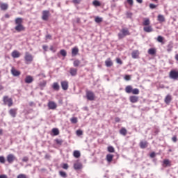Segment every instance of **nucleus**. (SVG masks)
I'll use <instances>...</instances> for the list:
<instances>
[{
	"instance_id": "1",
	"label": "nucleus",
	"mask_w": 178,
	"mask_h": 178,
	"mask_svg": "<svg viewBox=\"0 0 178 178\" xmlns=\"http://www.w3.org/2000/svg\"><path fill=\"white\" fill-rule=\"evenodd\" d=\"M118 35L119 40H122V38H124V37H126L127 35H130V31H129V29H127V28H123L122 30H120Z\"/></svg>"
},
{
	"instance_id": "2",
	"label": "nucleus",
	"mask_w": 178,
	"mask_h": 178,
	"mask_svg": "<svg viewBox=\"0 0 178 178\" xmlns=\"http://www.w3.org/2000/svg\"><path fill=\"white\" fill-rule=\"evenodd\" d=\"M3 102L4 103V105H8V106L10 107L12 105H13V100L12 98H9L8 96H4L3 97Z\"/></svg>"
},
{
	"instance_id": "3",
	"label": "nucleus",
	"mask_w": 178,
	"mask_h": 178,
	"mask_svg": "<svg viewBox=\"0 0 178 178\" xmlns=\"http://www.w3.org/2000/svg\"><path fill=\"white\" fill-rule=\"evenodd\" d=\"M24 60L26 63H31V62L34 60V57L33 55L30 54V53L26 52Z\"/></svg>"
},
{
	"instance_id": "4",
	"label": "nucleus",
	"mask_w": 178,
	"mask_h": 178,
	"mask_svg": "<svg viewBox=\"0 0 178 178\" xmlns=\"http://www.w3.org/2000/svg\"><path fill=\"white\" fill-rule=\"evenodd\" d=\"M86 98L88 101H94V99H95V95H94L92 91L87 90Z\"/></svg>"
},
{
	"instance_id": "5",
	"label": "nucleus",
	"mask_w": 178,
	"mask_h": 178,
	"mask_svg": "<svg viewBox=\"0 0 178 178\" xmlns=\"http://www.w3.org/2000/svg\"><path fill=\"white\" fill-rule=\"evenodd\" d=\"M47 106L49 110L55 111V109H56V108L58 107V105L54 102L50 101L48 102Z\"/></svg>"
},
{
	"instance_id": "6",
	"label": "nucleus",
	"mask_w": 178,
	"mask_h": 178,
	"mask_svg": "<svg viewBox=\"0 0 178 178\" xmlns=\"http://www.w3.org/2000/svg\"><path fill=\"white\" fill-rule=\"evenodd\" d=\"M170 78L172 80H177L178 79V72L175 70H171L170 72Z\"/></svg>"
},
{
	"instance_id": "7",
	"label": "nucleus",
	"mask_w": 178,
	"mask_h": 178,
	"mask_svg": "<svg viewBox=\"0 0 178 178\" xmlns=\"http://www.w3.org/2000/svg\"><path fill=\"white\" fill-rule=\"evenodd\" d=\"M42 20H44V22H47L48 20V18L49 17V10H43L42 13Z\"/></svg>"
},
{
	"instance_id": "8",
	"label": "nucleus",
	"mask_w": 178,
	"mask_h": 178,
	"mask_svg": "<svg viewBox=\"0 0 178 178\" xmlns=\"http://www.w3.org/2000/svg\"><path fill=\"white\" fill-rule=\"evenodd\" d=\"M16 156L13 154H10L7 156V162H8V163H13V161H16Z\"/></svg>"
},
{
	"instance_id": "9",
	"label": "nucleus",
	"mask_w": 178,
	"mask_h": 178,
	"mask_svg": "<svg viewBox=\"0 0 178 178\" xmlns=\"http://www.w3.org/2000/svg\"><path fill=\"white\" fill-rule=\"evenodd\" d=\"M60 84L61 88L64 91H66L69 88V82L67 81H62Z\"/></svg>"
},
{
	"instance_id": "10",
	"label": "nucleus",
	"mask_w": 178,
	"mask_h": 178,
	"mask_svg": "<svg viewBox=\"0 0 178 178\" xmlns=\"http://www.w3.org/2000/svg\"><path fill=\"white\" fill-rule=\"evenodd\" d=\"M11 74H13L14 77H19V76L22 74V72H20V71L13 67L11 69Z\"/></svg>"
},
{
	"instance_id": "11",
	"label": "nucleus",
	"mask_w": 178,
	"mask_h": 178,
	"mask_svg": "<svg viewBox=\"0 0 178 178\" xmlns=\"http://www.w3.org/2000/svg\"><path fill=\"white\" fill-rule=\"evenodd\" d=\"M129 101L131 102V104H136L138 102V96H130L129 97Z\"/></svg>"
},
{
	"instance_id": "12",
	"label": "nucleus",
	"mask_w": 178,
	"mask_h": 178,
	"mask_svg": "<svg viewBox=\"0 0 178 178\" xmlns=\"http://www.w3.org/2000/svg\"><path fill=\"white\" fill-rule=\"evenodd\" d=\"M9 114L12 118H16V115H17V108H11L9 111Z\"/></svg>"
},
{
	"instance_id": "13",
	"label": "nucleus",
	"mask_w": 178,
	"mask_h": 178,
	"mask_svg": "<svg viewBox=\"0 0 178 178\" xmlns=\"http://www.w3.org/2000/svg\"><path fill=\"white\" fill-rule=\"evenodd\" d=\"M33 81H34V79H33V76L28 75L26 76L25 78V83H26V84H31V83H33Z\"/></svg>"
},
{
	"instance_id": "14",
	"label": "nucleus",
	"mask_w": 178,
	"mask_h": 178,
	"mask_svg": "<svg viewBox=\"0 0 178 178\" xmlns=\"http://www.w3.org/2000/svg\"><path fill=\"white\" fill-rule=\"evenodd\" d=\"M140 147L142 149H144L145 148H147V147H148V142L147 141H144V140H141L140 142Z\"/></svg>"
},
{
	"instance_id": "15",
	"label": "nucleus",
	"mask_w": 178,
	"mask_h": 178,
	"mask_svg": "<svg viewBox=\"0 0 178 178\" xmlns=\"http://www.w3.org/2000/svg\"><path fill=\"white\" fill-rule=\"evenodd\" d=\"M15 30H16V31H17V33H20L21 31H24V26H23V24L17 25L15 27Z\"/></svg>"
},
{
	"instance_id": "16",
	"label": "nucleus",
	"mask_w": 178,
	"mask_h": 178,
	"mask_svg": "<svg viewBox=\"0 0 178 178\" xmlns=\"http://www.w3.org/2000/svg\"><path fill=\"white\" fill-rule=\"evenodd\" d=\"M9 8V5L6 3H0V8L1 10H8V8Z\"/></svg>"
},
{
	"instance_id": "17",
	"label": "nucleus",
	"mask_w": 178,
	"mask_h": 178,
	"mask_svg": "<svg viewBox=\"0 0 178 178\" xmlns=\"http://www.w3.org/2000/svg\"><path fill=\"white\" fill-rule=\"evenodd\" d=\"M143 31H145V33H152V31H154V29H152V26H147L143 27Z\"/></svg>"
},
{
	"instance_id": "18",
	"label": "nucleus",
	"mask_w": 178,
	"mask_h": 178,
	"mask_svg": "<svg viewBox=\"0 0 178 178\" xmlns=\"http://www.w3.org/2000/svg\"><path fill=\"white\" fill-rule=\"evenodd\" d=\"M52 88L54 90V91H59L60 86H59V83L54 82L52 85Z\"/></svg>"
},
{
	"instance_id": "19",
	"label": "nucleus",
	"mask_w": 178,
	"mask_h": 178,
	"mask_svg": "<svg viewBox=\"0 0 178 178\" xmlns=\"http://www.w3.org/2000/svg\"><path fill=\"white\" fill-rule=\"evenodd\" d=\"M172 101V96L170 95H168L165 99H164V102L167 104L169 105V104H170V102Z\"/></svg>"
},
{
	"instance_id": "20",
	"label": "nucleus",
	"mask_w": 178,
	"mask_h": 178,
	"mask_svg": "<svg viewBox=\"0 0 178 178\" xmlns=\"http://www.w3.org/2000/svg\"><path fill=\"white\" fill-rule=\"evenodd\" d=\"M157 20L160 23H164V22H165L166 19H165V16L162 15H159L157 16Z\"/></svg>"
},
{
	"instance_id": "21",
	"label": "nucleus",
	"mask_w": 178,
	"mask_h": 178,
	"mask_svg": "<svg viewBox=\"0 0 178 178\" xmlns=\"http://www.w3.org/2000/svg\"><path fill=\"white\" fill-rule=\"evenodd\" d=\"M105 65L107 67H111V66L113 65V63L112 62V60H111V58H108L105 61Z\"/></svg>"
},
{
	"instance_id": "22",
	"label": "nucleus",
	"mask_w": 178,
	"mask_h": 178,
	"mask_svg": "<svg viewBox=\"0 0 178 178\" xmlns=\"http://www.w3.org/2000/svg\"><path fill=\"white\" fill-rule=\"evenodd\" d=\"M125 92H127V94H131V92H133V87L131 86H127L125 88Z\"/></svg>"
},
{
	"instance_id": "23",
	"label": "nucleus",
	"mask_w": 178,
	"mask_h": 178,
	"mask_svg": "<svg viewBox=\"0 0 178 178\" xmlns=\"http://www.w3.org/2000/svg\"><path fill=\"white\" fill-rule=\"evenodd\" d=\"M70 73L71 76H76L77 75V69L73 68V67L70 68Z\"/></svg>"
},
{
	"instance_id": "24",
	"label": "nucleus",
	"mask_w": 178,
	"mask_h": 178,
	"mask_svg": "<svg viewBox=\"0 0 178 178\" xmlns=\"http://www.w3.org/2000/svg\"><path fill=\"white\" fill-rule=\"evenodd\" d=\"M81 168H83V165L80 163H76L74 164V169H75V170H80Z\"/></svg>"
},
{
	"instance_id": "25",
	"label": "nucleus",
	"mask_w": 178,
	"mask_h": 178,
	"mask_svg": "<svg viewBox=\"0 0 178 178\" xmlns=\"http://www.w3.org/2000/svg\"><path fill=\"white\" fill-rule=\"evenodd\" d=\"M172 49H173V42H170L169 44L167 45V51L172 52Z\"/></svg>"
},
{
	"instance_id": "26",
	"label": "nucleus",
	"mask_w": 178,
	"mask_h": 178,
	"mask_svg": "<svg viewBox=\"0 0 178 178\" xmlns=\"http://www.w3.org/2000/svg\"><path fill=\"white\" fill-rule=\"evenodd\" d=\"M138 50H135L131 53V56L133 58V59H137L138 58Z\"/></svg>"
},
{
	"instance_id": "27",
	"label": "nucleus",
	"mask_w": 178,
	"mask_h": 178,
	"mask_svg": "<svg viewBox=\"0 0 178 178\" xmlns=\"http://www.w3.org/2000/svg\"><path fill=\"white\" fill-rule=\"evenodd\" d=\"M12 56H13V58H20V53H19V51H13L12 52Z\"/></svg>"
},
{
	"instance_id": "28",
	"label": "nucleus",
	"mask_w": 178,
	"mask_h": 178,
	"mask_svg": "<svg viewBox=\"0 0 178 178\" xmlns=\"http://www.w3.org/2000/svg\"><path fill=\"white\" fill-rule=\"evenodd\" d=\"M79 54V48L77 47H74L72 50V56H76Z\"/></svg>"
},
{
	"instance_id": "29",
	"label": "nucleus",
	"mask_w": 178,
	"mask_h": 178,
	"mask_svg": "<svg viewBox=\"0 0 178 178\" xmlns=\"http://www.w3.org/2000/svg\"><path fill=\"white\" fill-rule=\"evenodd\" d=\"M81 154L80 153V151L79 150H74L73 153V156L74 158H80Z\"/></svg>"
},
{
	"instance_id": "30",
	"label": "nucleus",
	"mask_w": 178,
	"mask_h": 178,
	"mask_svg": "<svg viewBox=\"0 0 178 178\" xmlns=\"http://www.w3.org/2000/svg\"><path fill=\"white\" fill-rule=\"evenodd\" d=\"M113 160V154H107L106 155L107 162L111 163Z\"/></svg>"
},
{
	"instance_id": "31",
	"label": "nucleus",
	"mask_w": 178,
	"mask_h": 178,
	"mask_svg": "<svg viewBox=\"0 0 178 178\" xmlns=\"http://www.w3.org/2000/svg\"><path fill=\"white\" fill-rule=\"evenodd\" d=\"M23 23V19L18 17L15 19V24L19 25Z\"/></svg>"
},
{
	"instance_id": "32",
	"label": "nucleus",
	"mask_w": 178,
	"mask_h": 178,
	"mask_svg": "<svg viewBox=\"0 0 178 178\" xmlns=\"http://www.w3.org/2000/svg\"><path fill=\"white\" fill-rule=\"evenodd\" d=\"M149 55H155L156 54V51L154 48H150L148 50Z\"/></svg>"
},
{
	"instance_id": "33",
	"label": "nucleus",
	"mask_w": 178,
	"mask_h": 178,
	"mask_svg": "<svg viewBox=\"0 0 178 178\" xmlns=\"http://www.w3.org/2000/svg\"><path fill=\"white\" fill-rule=\"evenodd\" d=\"M120 134H122V136H126L127 134V130L125 129V128H122L120 130Z\"/></svg>"
},
{
	"instance_id": "34",
	"label": "nucleus",
	"mask_w": 178,
	"mask_h": 178,
	"mask_svg": "<svg viewBox=\"0 0 178 178\" xmlns=\"http://www.w3.org/2000/svg\"><path fill=\"white\" fill-rule=\"evenodd\" d=\"M52 133L54 136H59V129H58V128H54L52 129Z\"/></svg>"
},
{
	"instance_id": "35",
	"label": "nucleus",
	"mask_w": 178,
	"mask_h": 178,
	"mask_svg": "<svg viewBox=\"0 0 178 178\" xmlns=\"http://www.w3.org/2000/svg\"><path fill=\"white\" fill-rule=\"evenodd\" d=\"M132 94L134 95H138V94H140V90H138V88L132 89Z\"/></svg>"
},
{
	"instance_id": "36",
	"label": "nucleus",
	"mask_w": 178,
	"mask_h": 178,
	"mask_svg": "<svg viewBox=\"0 0 178 178\" xmlns=\"http://www.w3.org/2000/svg\"><path fill=\"white\" fill-rule=\"evenodd\" d=\"M149 19L146 18L143 22V26H149Z\"/></svg>"
},
{
	"instance_id": "37",
	"label": "nucleus",
	"mask_w": 178,
	"mask_h": 178,
	"mask_svg": "<svg viewBox=\"0 0 178 178\" xmlns=\"http://www.w3.org/2000/svg\"><path fill=\"white\" fill-rule=\"evenodd\" d=\"M59 175L60 176H61V177H63V178H66L67 177V174H66L65 172L63 171H60L59 172Z\"/></svg>"
},
{
	"instance_id": "38",
	"label": "nucleus",
	"mask_w": 178,
	"mask_h": 178,
	"mask_svg": "<svg viewBox=\"0 0 178 178\" xmlns=\"http://www.w3.org/2000/svg\"><path fill=\"white\" fill-rule=\"evenodd\" d=\"M60 55H61L62 56H64V57L67 55V52H66V50H65V49H61V50L60 51Z\"/></svg>"
},
{
	"instance_id": "39",
	"label": "nucleus",
	"mask_w": 178,
	"mask_h": 178,
	"mask_svg": "<svg viewBox=\"0 0 178 178\" xmlns=\"http://www.w3.org/2000/svg\"><path fill=\"white\" fill-rule=\"evenodd\" d=\"M94 6H101V3L99 1H98L97 0H95L92 2Z\"/></svg>"
},
{
	"instance_id": "40",
	"label": "nucleus",
	"mask_w": 178,
	"mask_h": 178,
	"mask_svg": "<svg viewBox=\"0 0 178 178\" xmlns=\"http://www.w3.org/2000/svg\"><path fill=\"white\" fill-rule=\"evenodd\" d=\"M80 63H81L80 60H74V67H77V66H80Z\"/></svg>"
},
{
	"instance_id": "41",
	"label": "nucleus",
	"mask_w": 178,
	"mask_h": 178,
	"mask_svg": "<svg viewBox=\"0 0 178 178\" xmlns=\"http://www.w3.org/2000/svg\"><path fill=\"white\" fill-rule=\"evenodd\" d=\"M96 23H101L102 22V18L99 17H96L95 19Z\"/></svg>"
},
{
	"instance_id": "42",
	"label": "nucleus",
	"mask_w": 178,
	"mask_h": 178,
	"mask_svg": "<svg viewBox=\"0 0 178 178\" xmlns=\"http://www.w3.org/2000/svg\"><path fill=\"white\" fill-rule=\"evenodd\" d=\"M108 152H115V148L113 146L108 147Z\"/></svg>"
},
{
	"instance_id": "43",
	"label": "nucleus",
	"mask_w": 178,
	"mask_h": 178,
	"mask_svg": "<svg viewBox=\"0 0 178 178\" xmlns=\"http://www.w3.org/2000/svg\"><path fill=\"white\" fill-rule=\"evenodd\" d=\"M71 122H72L74 124H76V123H77V118L76 117H73L72 118H71Z\"/></svg>"
},
{
	"instance_id": "44",
	"label": "nucleus",
	"mask_w": 178,
	"mask_h": 178,
	"mask_svg": "<svg viewBox=\"0 0 178 178\" xmlns=\"http://www.w3.org/2000/svg\"><path fill=\"white\" fill-rule=\"evenodd\" d=\"M76 133L78 136H83V131L81 129H78Z\"/></svg>"
},
{
	"instance_id": "45",
	"label": "nucleus",
	"mask_w": 178,
	"mask_h": 178,
	"mask_svg": "<svg viewBox=\"0 0 178 178\" xmlns=\"http://www.w3.org/2000/svg\"><path fill=\"white\" fill-rule=\"evenodd\" d=\"M157 41H158L159 42H163V37H162V36H161V35L158 36V38H157Z\"/></svg>"
},
{
	"instance_id": "46",
	"label": "nucleus",
	"mask_w": 178,
	"mask_h": 178,
	"mask_svg": "<svg viewBox=\"0 0 178 178\" xmlns=\"http://www.w3.org/2000/svg\"><path fill=\"white\" fill-rule=\"evenodd\" d=\"M56 144H58V145H62V143H63V140H59V139H56Z\"/></svg>"
},
{
	"instance_id": "47",
	"label": "nucleus",
	"mask_w": 178,
	"mask_h": 178,
	"mask_svg": "<svg viewBox=\"0 0 178 178\" xmlns=\"http://www.w3.org/2000/svg\"><path fill=\"white\" fill-rule=\"evenodd\" d=\"M149 8L150 9H155V8H156V5H155V4H154V3H150V4L149 5Z\"/></svg>"
},
{
	"instance_id": "48",
	"label": "nucleus",
	"mask_w": 178,
	"mask_h": 178,
	"mask_svg": "<svg viewBox=\"0 0 178 178\" xmlns=\"http://www.w3.org/2000/svg\"><path fill=\"white\" fill-rule=\"evenodd\" d=\"M0 163H5V157H3V156H0Z\"/></svg>"
},
{
	"instance_id": "49",
	"label": "nucleus",
	"mask_w": 178,
	"mask_h": 178,
	"mask_svg": "<svg viewBox=\"0 0 178 178\" xmlns=\"http://www.w3.org/2000/svg\"><path fill=\"white\" fill-rule=\"evenodd\" d=\"M50 51H51V52L55 54V52H56V48L54 47V46H51L50 47Z\"/></svg>"
},
{
	"instance_id": "50",
	"label": "nucleus",
	"mask_w": 178,
	"mask_h": 178,
	"mask_svg": "<svg viewBox=\"0 0 178 178\" xmlns=\"http://www.w3.org/2000/svg\"><path fill=\"white\" fill-rule=\"evenodd\" d=\"M131 16H133V13H129V12L127 13V17L128 19H131Z\"/></svg>"
},
{
	"instance_id": "51",
	"label": "nucleus",
	"mask_w": 178,
	"mask_h": 178,
	"mask_svg": "<svg viewBox=\"0 0 178 178\" xmlns=\"http://www.w3.org/2000/svg\"><path fill=\"white\" fill-rule=\"evenodd\" d=\"M63 169H65V170L69 169V165L67 163H64L63 165Z\"/></svg>"
},
{
	"instance_id": "52",
	"label": "nucleus",
	"mask_w": 178,
	"mask_h": 178,
	"mask_svg": "<svg viewBox=\"0 0 178 178\" xmlns=\"http://www.w3.org/2000/svg\"><path fill=\"white\" fill-rule=\"evenodd\" d=\"M127 3L130 5L131 6H133V4L134 3V1L133 0H127Z\"/></svg>"
},
{
	"instance_id": "53",
	"label": "nucleus",
	"mask_w": 178,
	"mask_h": 178,
	"mask_svg": "<svg viewBox=\"0 0 178 178\" xmlns=\"http://www.w3.org/2000/svg\"><path fill=\"white\" fill-rule=\"evenodd\" d=\"M17 178H26V175L24 174H20L17 176Z\"/></svg>"
},
{
	"instance_id": "54",
	"label": "nucleus",
	"mask_w": 178,
	"mask_h": 178,
	"mask_svg": "<svg viewBox=\"0 0 178 178\" xmlns=\"http://www.w3.org/2000/svg\"><path fill=\"white\" fill-rule=\"evenodd\" d=\"M116 62L117 63H118L119 65H122L123 62L122 61V60L120 58H117L116 59Z\"/></svg>"
},
{
	"instance_id": "55",
	"label": "nucleus",
	"mask_w": 178,
	"mask_h": 178,
	"mask_svg": "<svg viewBox=\"0 0 178 178\" xmlns=\"http://www.w3.org/2000/svg\"><path fill=\"white\" fill-rule=\"evenodd\" d=\"M172 141H173V143H177V137L176 136H174L172 138Z\"/></svg>"
},
{
	"instance_id": "56",
	"label": "nucleus",
	"mask_w": 178,
	"mask_h": 178,
	"mask_svg": "<svg viewBox=\"0 0 178 178\" xmlns=\"http://www.w3.org/2000/svg\"><path fill=\"white\" fill-rule=\"evenodd\" d=\"M130 79H131L130 75H126L124 76V80H126L127 81H130Z\"/></svg>"
},
{
	"instance_id": "57",
	"label": "nucleus",
	"mask_w": 178,
	"mask_h": 178,
	"mask_svg": "<svg viewBox=\"0 0 178 178\" xmlns=\"http://www.w3.org/2000/svg\"><path fill=\"white\" fill-rule=\"evenodd\" d=\"M22 161H23V162H29V157L24 156V157L22 159Z\"/></svg>"
},
{
	"instance_id": "58",
	"label": "nucleus",
	"mask_w": 178,
	"mask_h": 178,
	"mask_svg": "<svg viewBox=\"0 0 178 178\" xmlns=\"http://www.w3.org/2000/svg\"><path fill=\"white\" fill-rule=\"evenodd\" d=\"M73 3L79 4L81 2V0H72Z\"/></svg>"
},
{
	"instance_id": "59",
	"label": "nucleus",
	"mask_w": 178,
	"mask_h": 178,
	"mask_svg": "<svg viewBox=\"0 0 178 178\" xmlns=\"http://www.w3.org/2000/svg\"><path fill=\"white\" fill-rule=\"evenodd\" d=\"M163 163H164V165H169V163H170V162L169 161V160L165 159L163 161Z\"/></svg>"
},
{
	"instance_id": "60",
	"label": "nucleus",
	"mask_w": 178,
	"mask_h": 178,
	"mask_svg": "<svg viewBox=\"0 0 178 178\" xmlns=\"http://www.w3.org/2000/svg\"><path fill=\"white\" fill-rule=\"evenodd\" d=\"M155 156H156L155 152H152L150 154V158H155Z\"/></svg>"
},
{
	"instance_id": "61",
	"label": "nucleus",
	"mask_w": 178,
	"mask_h": 178,
	"mask_svg": "<svg viewBox=\"0 0 178 178\" xmlns=\"http://www.w3.org/2000/svg\"><path fill=\"white\" fill-rule=\"evenodd\" d=\"M46 85H47L46 82H41L40 83V87H45Z\"/></svg>"
},
{
	"instance_id": "62",
	"label": "nucleus",
	"mask_w": 178,
	"mask_h": 178,
	"mask_svg": "<svg viewBox=\"0 0 178 178\" xmlns=\"http://www.w3.org/2000/svg\"><path fill=\"white\" fill-rule=\"evenodd\" d=\"M42 48H43L44 51H47V50L48 49V46H47V45H43V46H42Z\"/></svg>"
},
{
	"instance_id": "63",
	"label": "nucleus",
	"mask_w": 178,
	"mask_h": 178,
	"mask_svg": "<svg viewBox=\"0 0 178 178\" xmlns=\"http://www.w3.org/2000/svg\"><path fill=\"white\" fill-rule=\"evenodd\" d=\"M0 178H8V176L5 175H0Z\"/></svg>"
},
{
	"instance_id": "64",
	"label": "nucleus",
	"mask_w": 178,
	"mask_h": 178,
	"mask_svg": "<svg viewBox=\"0 0 178 178\" xmlns=\"http://www.w3.org/2000/svg\"><path fill=\"white\" fill-rule=\"evenodd\" d=\"M175 59H176V60H178V54H177L175 55Z\"/></svg>"
}]
</instances>
